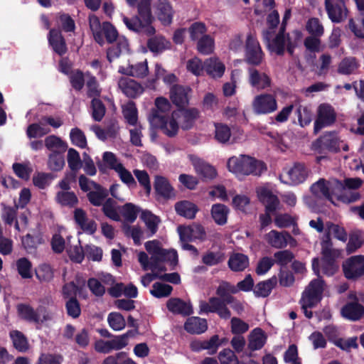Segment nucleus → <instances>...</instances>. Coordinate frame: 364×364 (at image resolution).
<instances>
[{
    "instance_id": "nucleus-1",
    "label": "nucleus",
    "mask_w": 364,
    "mask_h": 364,
    "mask_svg": "<svg viewBox=\"0 0 364 364\" xmlns=\"http://www.w3.org/2000/svg\"><path fill=\"white\" fill-rule=\"evenodd\" d=\"M144 247L151 257H149L144 252H139L137 257L142 269L152 272V274H146L141 279V284L146 287L155 278H159L161 272L167 270L165 264H168L171 269L177 265L178 255L174 250L164 249L156 240L145 242Z\"/></svg>"
},
{
    "instance_id": "nucleus-2",
    "label": "nucleus",
    "mask_w": 364,
    "mask_h": 364,
    "mask_svg": "<svg viewBox=\"0 0 364 364\" xmlns=\"http://www.w3.org/2000/svg\"><path fill=\"white\" fill-rule=\"evenodd\" d=\"M227 168L240 179L250 175L259 176L265 170L264 163L245 154L229 158Z\"/></svg>"
},
{
    "instance_id": "nucleus-3",
    "label": "nucleus",
    "mask_w": 364,
    "mask_h": 364,
    "mask_svg": "<svg viewBox=\"0 0 364 364\" xmlns=\"http://www.w3.org/2000/svg\"><path fill=\"white\" fill-rule=\"evenodd\" d=\"M154 17L151 11V0H141L138 5V16L129 19L124 16L123 22L127 27L133 31L151 36L155 33L152 26Z\"/></svg>"
},
{
    "instance_id": "nucleus-4",
    "label": "nucleus",
    "mask_w": 364,
    "mask_h": 364,
    "mask_svg": "<svg viewBox=\"0 0 364 364\" xmlns=\"http://www.w3.org/2000/svg\"><path fill=\"white\" fill-rule=\"evenodd\" d=\"M326 289V285L320 277L311 280L304 289L300 304L304 315L308 318L313 316V313L309 309L316 307L320 303Z\"/></svg>"
},
{
    "instance_id": "nucleus-5",
    "label": "nucleus",
    "mask_w": 364,
    "mask_h": 364,
    "mask_svg": "<svg viewBox=\"0 0 364 364\" xmlns=\"http://www.w3.org/2000/svg\"><path fill=\"white\" fill-rule=\"evenodd\" d=\"M272 31H266L263 33L264 40L270 52L277 55H282L285 48L290 54L293 53L294 46L290 42L288 35L284 33V26L280 28L279 31L275 36H272Z\"/></svg>"
},
{
    "instance_id": "nucleus-6",
    "label": "nucleus",
    "mask_w": 364,
    "mask_h": 364,
    "mask_svg": "<svg viewBox=\"0 0 364 364\" xmlns=\"http://www.w3.org/2000/svg\"><path fill=\"white\" fill-rule=\"evenodd\" d=\"M321 245L323 255L322 271L328 276L333 275L338 269V266L335 264L334 260L341 256V252L338 249L333 248V244L329 240L322 241Z\"/></svg>"
},
{
    "instance_id": "nucleus-7",
    "label": "nucleus",
    "mask_w": 364,
    "mask_h": 364,
    "mask_svg": "<svg viewBox=\"0 0 364 364\" xmlns=\"http://www.w3.org/2000/svg\"><path fill=\"white\" fill-rule=\"evenodd\" d=\"M245 60L247 63L259 65L264 58V53L254 32L250 31L245 38Z\"/></svg>"
},
{
    "instance_id": "nucleus-8",
    "label": "nucleus",
    "mask_w": 364,
    "mask_h": 364,
    "mask_svg": "<svg viewBox=\"0 0 364 364\" xmlns=\"http://www.w3.org/2000/svg\"><path fill=\"white\" fill-rule=\"evenodd\" d=\"M314 149L321 151L327 149L331 151H338L341 149L347 151L348 146L340 139L336 132H327L317 139L313 144Z\"/></svg>"
},
{
    "instance_id": "nucleus-9",
    "label": "nucleus",
    "mask_w": 364,
    "mask_h": 364,
    "mask_svg": "<svg viewBox=\"0 0 364 364\" xmlns=\"http://www.w3.org/2000/svg\"><path fill=\"white\" fill-rule=\"evenodd\" d=\"M252 107L256 114H268L277 110V100L271 94L257 95L252 102Z\"/></svg>"
},
{
    "instance_id": "nucleus-10",
    "label": "nucleus",
    "mask_w": 364,
    "mask_h": 364,
    "mask_svg": "<svg viewBox=\"0 0 364 364\" xmlns=\"http://www.w3.org/2000/svg\"><path fill=\"white\" fill-rule=\"evenodd\" d=\"M180 112L173 111L171 114L159 117L155 122H151L153 126L159 127L163 133L169 137L175 136L179 130V123L177 118Z\"/></svg>"
},
{
    "instance_id": "nucleus-11",
    "label": "nucleus",
    "mask_w": 364,
    "mask_h": 364,
    "mask_svg": "<svg viewBox=\"0 0 364 364\" xmlns=\"http://www.w3.org/2000/svg\"><path fill=\"white\" fill-rule=\"evenodd\" d=\"M336 119L333 107L328 104H321L317 109V117L314 122V132L318 133L322 128L333 124Z\"/></svg>"
},
{
    "instance_id": "nucleus-12",
    "label": "nucleus",
    "mask_w": 364,
    "mask_h": 364,
    "mask_svg": "<svg viewBox=\"0 0 364 364\" xmlns=\"http://www.w3.org/2000/svg\"><path fill=\"white\" fill-rule=\"evenodd\" d=\"M345 277L348 279H356L364 275V256L355 255L347 259L343 264Z\"/></svg>"
},
{
    "instance_id": "nucleus-13",
    "label": "nucleus",
    "mask_w": 364,
    "mask_h": 364,
    "mask_svg": "<svg viewBox=\"0 0 364 364\" xmlns=\"http://www.w3.org/2000/svg\"><path fill=\"white\" fill-rule=\"evenodd\" d=\"M309 171L306 166L301 164H296L279 176V179L284 183L297 185L303 183L307 178Z\"/></svg>"
},
{
    "instance_id": "nucleus-14",
    "label": "nucleus",
    "mask_w": 364,
    "mask_h": 364,
    "mask_svg": "<svg viewBox=\"0 0 364 364\" xmlns=\"http://www.w3.org/2000/svg\"><path fill=\"white\" fill-rule=\"evenodd\" d=\"M325 8L334 23H340L347 17L348 10L343 0H325Z\"/></svg>"
},
{
    "instance_id": "nucleus-15",
    "label": "nucleus",
    "mask_w": 364,
    "mask_h": 364,
    "mask_svg": "<svg viewBox=\"0 0 364 364\" xmlns=\"http://www.w3.org/2000/svg\"><path fill=\"white\" fill-rule=\"evenodd\" d=\"M312 194L318 198H326L336 204L334 188L332 186V179L326 181L323 178L319 179L311 186Z\"/></svg>"
},
{
    "instance_id": "nucleus-16",
    "label": "nucleus",
    "mask_w": 364,
    "mask_h": 364,
    "mask_svg": "<svg viewBox=\"0 0 364 364\" xmlns=\"http://www.w3.org/2000/svg\"><path fill=\"white\" fill-rule=\"evenodd\" d=\"M332 186L334 188L335 199L343 203H350L358 200L360 195L355 190L346 188L343 183L332 178Z\"/></svg>"
},
{
    "instance_id": "nucleus-17",
    "label": "nucleus",
    "mask_w": 364,
    "mask_h": 364,
    "mask_svg": "<svg viewBox=\"0 0 364 364\" xmlns=\"http://www.w3.org/2000/svg\"><path fill=\"white\" fill-rule=\"evenodd\" d=\"M179 236L183 242H192L196 240H204L206 233L204 228L198 224L188 226H180L178 228Z\"/></svg>"
},
{
    "instance_id": "nucleus-18",
    "label": "nucleus",
    "mask_w": 364,
    "mask_h": 364,
    "mask_svg": "<svg viewBox=\"0 0 364 364\" xmlns=\"http://www.w3.org/2000/svg\"><path fill=\"white\" fill-rule=\"evenodd\" d=\"M256 193L259 200L264 205L267 212H274L279 208L280 201L271 189L265 186L259 187Z\"/></svg>"
},
{
    "instance_id": "nucleus-19",
    "label": "nucleus",
    "mask_w": 364,
    "mask_h": 364,
    "mask_svg": "<svg viewBox=\"0 0 364 364\" xmlns=\"http://www.w3.org/2000/svg\"><path fill=\"white\" fill-rule=\"evenodd\" d=\"M73 218L75 224L83 232L93 234L97 230V225L87 216V213L82 208H76L73 212Z\"/></svg>"
},
{
    "instance_id": "nucleus-20",
    "label": "nucleus",
    "mask_w": 364,
    "mask_h": 364,
    "mask_svg": "<svg viewBox=\"0 0 364 364\" xmlns=\"http://www.w3.org/2000/svg\"><path fill=\"white\" fill-rule=\"evenodd\" d=\"M191 92L188 87L174 85L170 90V98L176 106L183 107L188 105Z\"/></svg>"
},
{
    "instance_id": "nucleus-21",
    "label": "nucleus",
    "mask_w": 364,
    "mask_h": 364,
    "mask_svg": "<svg viewBox=\"0 0 364 364\" xmlns=\"http://www.w3.org/2000/svg\"><path fill=\"white\" fill-rule=\"evenodd\" d=\"M154 188L156 194L164 199H171L175 197L174 188L164 176H155Z\"/></svg>"
},
{
    "instance_id": "nucleus-22",
    "label": "nucleus",
    "mask_w": 364,
    "mask_h": 364,
    "mask_svg": "<svg viewBox=\"0 0 364 364\" xmlns=\"http://www.w3.org/2000/svg\"><path fill=\"white\" fill-rule=\"evenodd\" d=\"M118 86L125 95L132 98L138 97L144 92L143 87L139 82L127 77H121Z\"/></svg>"
},
{
    "instance_id": "nucleus-23",
    "label": "nucleus",
    "mask_w": 364,
    "mask_h": 364,
    "mask_svg": "<svg viewBox=\"0 0 364 364\" xmlns=\"http://www.w3.org/2000/svg\"><path fill=\"white\" fill-rule=\"evenodd\" d=\"M119 73L135 77H144L148 75L149 69L146 60L135 65H122L119 67Z\"/></svg>"
},
{
    "instance_id": "nucleus-24",
    "label": "nucleus",
    "mask_w": 364,
    "mask_h": 364,
    "mask_svg": "<svg viewBox=\"0 0 364 364\" xmlns=\"http://www.w3.org/2000/svg\"><path fill=\"white\" fill-rule=\"evenodd\" d=\"M166 307L169 311L175 314L188 316L193 314L191 304L179 298L169 299L166 302Z\"/></svg>"
},
{
    "instance_id": "nucleus-25",
    "label": "nucleus",
    "mask_w": 364,
    "mask_h": 364,
    "mask_svg": "<svg viewBox=\"0 0 364 364\" xmlns=\"http://www.w3.org/2000/svg\"><path fill=\"white\" fill-rule=\"evenodd\" d=\"M155 108L152 109L149 116V121L150 123L155 122L158 119L157 117H164L169 114L171 105L169 101L163 97H157L155 100Z\"/></svg>"
},
{
    "instance_id": "nucleus-26",
    "label": "nucleus",
    "mask_w": 364,
    "mask_h": 364,
    "mask_svg": "<svg viewBox=\"0 0 364 364\" xmlns=\"http://www.w3.org/2000/svg\"><path fill=\"white\" fill-rule=\"evenodd\" d=\"M175 111L180 112L177 117L178 123L181 127L186 130L189 129L193 127L195 120L198 117L199 115V112L196 108L186 109H179Z\"/></svg>"
},
{
    "instance_id": "nucleus-27",
    "label": "nucleus",
    "mask_w": 364,
    "mask_h": 364,
    "mask_svg": "<svg viewBox=\"0 0 364 364\" xmlns=\"http://www.w3.org/2000/svg\"><path fill=\"white\" fill-rule=\"evenodd\" d=\"M249 82L250 85L257 90H264L270 86V78L264 73L259 72L255 68H250Z\"/></svg>"
},
{
    "instance_id": "nucleus-28",
    "label": "nucleus",
    "mask_w": 364,
    "mask_h": 364,
    "mask_svg": "<svg viewBox=\"0 0 364 364\" xmlns=\"http://www.w3.org/2000/svg\"><path fill=\"white\" fill-rule=\"evenodd\" d=\"M190 159L196 173L205 179H212L216 176V171L212 166L195 156H190Z\"/></svg>"
},
{
    "instance_id": "nucleus-29",
    "label": "nucleus",
    "mask_w": 364,
    "mask_h": 364,
    "mask_svg": "<svg viewBox=\"0 0 364 364\" xmlns=\"http://www.w3.org/2000/svg\"><path fill=\"white\" fill-rule=\"evenodd\" d=\"M291 238L289 234L286 232L271 230L264 235L267 242L273 247L283 248L287 245L288 240Z\"/></svg>"
},
{
    "instance_id": "nucleus-30",
    "label": "nucleus",
    "mask_w": 364,
    "mask_h": 364,
    "mask_svg": "<svg viewBox=\"0 0 364 364\" xmlns=\"http://www.w3.org/2000/svg\"><path fill=\"white\" fill-rule=\"evenodd\" d=\"M205 71L213 78L221 77L225 70V65L218 58H210L204 61Z\"/></svg>"
},
{
    "instance_id": "nucleus-31",
    "label": "nucleus",
    "mask_w": 364,
    "mask_h": 364,
    "mask_svg": "<svg viewBox=\"0 0 364 364\" xmlns=\"http://www.w3.org/2000/svg\"><path fill=\"white\" fill-rule=\"evenodd\" d=\"M249 264L248 257L239 252L231 254L228 262L229 268L233 272H242L249 267Z\"/></svg>"
},
{
    "instance_id": "nucleus-32",
    "label": "nucleus",
    "mask_w": 364,
    "mask_h": 364,
    "mask_svg": "<svg viewBox=\"0 0 364 364\" xmlns=\"http://www.w3.org/2000/svg\"><path fill=\"white\" fill-rule=\"evenodd\" d=\"M128 50L129 44L127 40L124 37H120L108 49L107 53V59L111 63L114 59L119 58L120 55L127 53Z\"/></svg>"
},
{
    "instance_id": "nucleus-33",
    "label": "nucleus",
    "mask_w": 364,
    "mask_h": 364,
    "mask_svg": "<svg viewBox=\"0 0 364 364\" xmlns=\"http://www.w3.org/2000/svg\"><path fill=\"white\" fill-rule=\"evenodd\" d=\"M156 15L164 25L170 24L173 16V10L170 3L166 0L159 1L156 6Z\"/></svg>"
},
{
    "instance_id": "nucleus-34",
    "label": "nucleus",
    "mask_w": 364,
    "mask_h": 364,
    "mask_svg": "<svg viewBox=\"0 0 364 364\" xmlns=\"http://www.w3.org/2000/svg\"><path fill=\"white\" fill-rule=\"evenodd\" d=\"M185 330L192 334L204 333L208 328L207 321L197 316L190 317L184 324Z\"/></svg>"
},
{
    "instance_id": "nucleus-35",
    "label": "nucleus",
    "mask_w": 364,
    "mask_h": 364,
    "mask_svg": "<svg viewBox=\"0 0 364 364\" xmlns=\"http://www.w3.org/2000/svg\"><path fill=\"white\" fill-rule=\"evenodd\" d=\"M341 313L345 318L356 321L364 314V307L356 301L350 302L343 307Z\"/></svg>"
},
{
    "instance_id": "nucleus-36",
    "label": "nucleus",
    "mask_w": 364,
    "mask_h": 364,
    "mask_svg": "<svg viewBox=\"0 0 364 364\" xmlns=\"http://www.w3.org/2000/svg\"><path fill=\"white\" fill-rule=\"evenodd\" d=\"M175 210L179 215L188 219L194 218L198 212L197 206L188 200H182L176 203Z\"/></svg>"
},
{
    "instance_id": "nucleus-37",
    "label": "nucleus",
    "mask_w": 364,
    "mask_h": 364,
    "mask_svg": "<svg viewBox=\"0 0 364 364\" xmlns=\"http://www.w3.org/2000/svg\"><path fill=\"white\" fill-rule=\"evenodd\" d=\"M48 40L53 50L57 53L63 55L66 52L65 42L60 31L55 29L50 30Z\"/></svg>"
},
{
    "instance_id": "nucleus-38",
    "label": "nucleus",
    "mask_w": 364,
    "mask_h": 364,
    "mask_svg": "<svg viewBox=\"0 0 364 364\" xmlns=\"http://www.w3.org/2000/svg\"><path fill=\"white\" fill-rule=\"evenodd\" d=\"M277 284V277H272L267 280L259 282L255 287L254 293L257 296L266 297L269 295Z\"/></svg>"
},
{
    "instance_id": "nucleus-39",
    "label": "nucleus",
    "mask_w": 364,
    "mask_h": 364,
    "mask_svg": "<svg viewBox=\"0 0 364 364\" xmlns=\"http://www.w3.org/2000/svg\"><path fill=\"white\" fill-rule=\"evenodd\" d=\"M266 339V335L261 328H255L250 335L249 348L252 350H259L263 347Z\"/></svg>"
},
{
    "instance_id": "nucleus-40",
    "label": "nucleus",
    "mask_w": 364,
    "mask_h": 364,
    "mask_svg": "<svg viewBox=\"0 0 364 364\" xmlns=\"http://www.w3.org/2000/svg\"><path fill=\"white\" fill-rule=\"evenodd\" d=\"M89 23L95 40L99 44L102 45L105 42L102 33L104 23L101 24L99 18L95 15H90L89 16Z\"/></svg>"
},
{
    "instance_id": "nucleus-41",
    "label": "nucleus",
    "mask_w": 364,
    "mask_h": 364,
    "mask_svg": "<svg viewBox=\"0 0 364 364\" xmlns=\"http://www.w3.org/2000/svg\"><path fill=\"white\" fill-rule=\"evenodd\" d=\"M119 210L126 221L133 223L136 219L141 209L134 203H127L119 207Z\"/></svg>"
},
{
    "instance_id": "nucleus-42",
    "label": "nucleus",
    "mask_w": 364,
    "mask_h": 364,
    "mask_svg": "<svg viewBox=\"0 0 364 364\" xmlns=\"http://www.w3.org/2000/svg\"><path fill=\"white\" fill-rule=\"evenodd\" d=\"M228 213V208L223 204L218 203L212 206L211 215L218 225H223L227 223Z\"/></svg>"
},
{
    "instance_id": "nucleus-43",
    "label": "nucleus",
    "mask_w": 364,
    "mask_h": 364,
    "mask_svg": "<svg viewBox=\"0 0 364 364\" xmlns=\"http://www.w3.org/2000/svg\"><path fill=\"white\" fill-rule=\"evenodd\" d=\"M44 142L46 147L52 153H64L67 148L66 144L55 135L47 136Z\"/></svg>"
},
{
    "instance_id": "nucleus-44",
    "label": "nucleus",
    "mask_w": 364,
    "mask_h": 364,
    "mask_svg": "<svg viewBox=\"0 0 364 364\" xmlns=\"http://www.w3.org/2000/svg\"><path fill=\"white\" fill-rule=\"evenodd\" d=\"M326 236L322 241L329 240L331 242V239L329 237L330 235H333L338 240L345 242L347 240V233L343 227L339 226L337 224H334L332 223H327L326 224Z\"/></svg>"
},
{
    "instance_id": "nucleus-45",
    "label": "nucleus",
    "mask_w": 364,
    "mask_h": 364,
    "mask_svg": "<svg viewBox=\"0 0 364 364\" xmlns=\"http://www.w3.org/2000/svg\"><path fill=\"white\" fill-rule=\"evenodd\" d=\"M225 304H227L226 301L217 297H211L208 302L201 301L199 304L200 313H216Z\"/></svg>"
},
{
    "instance_id": "nucleus-46",
    "label": "nucleus",
    "mask_w": 364,
    "mask_h": 364,
    "mask_svg": "<svg viewBox=\"0 0 364 364\" xmlns=\"http://www.w3.org/2000/svg\"><path fill=\"white\" fill-rule=\"evenodd\" d=\"M122 113L126 122L129 125L138 124L137 109L133 102H129L122 106Z\"/></svg>"
},
{
    "instance_id": "nucleus-47",
    "label": "nucleus",
    "mask_w": 364,
    "mask_h": 364,
    "mask_svg": "<svg viewBox=\"0 0 364 364\" xmlns=\"http://www.w3.org/2000/svg\"><path fill=\"white\" fill-rule=\"evenodd\" d=\"M359 64L353 57L345 58L338 65V72L342 75H350L358 68Z\"/></svg>"
},
{
    "instance_id": "nucleus-48",
    "label": "nucleus",
    "mask_w": 364,
    "mask_h": 364,
    "mask_svg": "<svg viewBox=\"0 0 364 364\" xmlns=\"http://www.w3.org/2000/svg\"><path fill=\"white\" fill-rule=\"evenodd\" d=\"M55 200L63 206L73 207L78 203V199L73 192L59 191L55 196Z\"/></svg>"
},
{
    "instance_id": "nucleus-49",
    "label": "nucleus",
    "mask_w": 364,
    "mask_h": 364,
    "mask_svg": "<svg viewBox=\"0 0 364 364\" xmlns=\"http://www.w3.org/2000/svg\"><path fill=\"white\" fill-rule=\"evenodd\" d=\"M87 94L89 97L97 98L101 94L102 89L95 76L89 73H85Z\"/></svg>"
},
{
    "instance_id": "nucleus-50",
    "label": "nucleus",
    "mask_w": 364,
    "mask_h": 364,
    "mask_svg": "<svg viewBox=\"0 0 364 364\" xmlns=\"http://www.w3.org/2000/svg\"><path fill=\"white\" fill-rule=\"evenodd\" d=\"M50 132L47 127L43 119L39 123H35L29 125L27 128L26 134L29 138L41 137Z\"/></svg>"
},
{
    "instance_id": "nucleus-51",
    "label": "nucleus",
    "mask_w": 364,
    "mask_h": 364,
    "mask_svg": "<svg viewBox=\"0 0 364 364\" xmlns=\"http://www.w3.org/2000/svg\"><path fill=\"white\" fill-rule=\"evenodd\" d=\"M141 217L145 223L146 228L151 232V235L155 234L158 229V225L160 223L159 218L148 210L142 211Z\"/></svg>"
},
{
    "instance_id": "nucleus-52",
    "label": "nucleus",
    "mask_w": 364,
    "mask_h": 364,
    "mask_svg": "<svg viewBox=\"0 0 364 364\" xmlns=\"http://www.w3.org/2000/svg\"><path fill=\"white\" fill-rule=\"evenodd\" d=\"M102 210L105 215L114 221H119L121 220V215L119 213V208L116 207L115 202L109 198L103 204Z\"/></svg>"
},
{
    "instance_id": "nucleus-53",
    "label": "nucleus",
    "mask_w": 364,
    "mask_h": 364,
    "mask_svg": "<svg viewBox=\"0 0 364 364\" xmlns=\"http://www.w3.org/2000/svg\"><path fill=\"white\" fill-rule=\"evenodd\" d=\"M172 290L173 288L169 284L155 282L150 290V293L156 298H163L168 296L171 294Z\"/></svg>"
},
{
    "instance_id": "nucleus-54",
    "label": "nucleus",
    "mask_w": 364,
    "mask_h": 364,
    "mask_svg": "<svg viewBox=\"0 0 364 364\" xmlns=\"http://www.w3.org/2000/svg\"><path fill=\"white\" fill-rule=\"evenodd\" d=\"M170 46V43L162 36H156L149 40L148 47L152 52H161Z\"/></svg>"
},
{
    "instance_id": "nucleus-55",
    "label": "nucleus",
    "mask_w": 364,
    "mask_h": 364,
    "mask_svg": "<svg viewBox=\"0 0 364 364\" xmlns=\"http://www.w3.org/2000/svg\"><path fill=\"white\" fill-rule=\"evenodd\" d=\"M93 191H90L87 194L89 201L94 205L100 206L107 196L106 189L98 186Z\"/></svg>"
},
{
    "instance_id": "nucleus-56",
    "label": "nucleus",
    "mask_w": 364,
    "mask_h": 364,
    "mask_svg": "<svg viewBox=\"0 0 364 364\" xmlns=\"http://www.w3.org/2000/svg\"><path fill=\"white\" fill-rule=\"evenodd\" d=\"M10 337L12 340L14 346L19 351H25L28 349V341L24 335L18 331H12L10 332Z\"/></svg>"
},
{
    "instance_id": "nucleus-57",
    "label": "nucleus",
    "mask_w": 364,
    "mask_h": 364,
    "mask_svg": "<svg viewBox=\"0 0 364 364\" xmlns=\"http://www.w3.org/2000/svg\"><path fill=\"white\" fill-rule=\"evenodd\" d=\"M109 326L114 331H121L124 328L126 322L124 318L118 312H112L107 316Z\"/></svg>"
},
{
    "instance_id": "nucleus-58",
    "label": "nucleus",
    "mask_w": 364,
    "mask_h": 364,
    "mask_svg": "<svg viewBox=\"0 0 364 364\" xmlns=\"http://www.w3.org/2000/svg\"><path fill=\"white\" fill-rule=\"evenodd\" d=\"M198 50L204 55L211 53L214 50V41L208 35L201 37L197 44Z\"/></svg>"
},
{
    "instance_id": "nucleus-59",
    "label": "nucleus",
    "mask_w": 364,
    "mask_h": 364,
    "mask_svg": "<svg viewBox=\"0 0 364 364\" xmlns=\"http://www.w3.org/2000/svg\"><path fill=\"white\" fill-rule=\"evenodd\" d=\"M115 172L117 173L121 181L129 188L136 186V182L132 173L123 164Z\"/></svg>"
},
{
    "instance_id": "nucleus-60",
    "label": "nucleus",
    "mask_w": 364,
    "mask_h": 364,
    "mask_svg": "<svg viewBox=\"0 0 364 364\" xmlns=\"http://www.w3.org/2000/svg\"><path fill=\"white\" fill-rule=\"evenodd\" d=\"M65 165L63 153H51L48 156V166L52 171H60Z\"/></svg>"
},
{
    "instance_id": "nucleus-61",
    "label": "nucleus",
    "mask_w": 364,
    "mask_h": 364,
    "mask_svg": "<svg viewBox=\"0 0 364 364\" xmlns=\"http://www.w3.org/2000/svg\"><path fill=\"white\" fill-rule=\"evenodd\" d=\"M17 311L19 316L28 321L36 323V310L27 304H18Z\"/></svg>"
},
{
    "instance_id": "nucleus-62",
    "label": "nucleus",
    "mask_w": 364,
    "mask_h": 364,
    "mask_svg": "<svg viewBox=\"0 0 364 364\" xmlns=\"http://www.w3.org/2000/svg\"><path fill=\"white\" fill-rule=\"evenodd\" d=\"M236 293H237V287L228 282H220L216 290L218 296L225 301L228 296H232L230 294Z\"/></svg>"
},
{
    "instance_id": "nucleus-63",
    "label": "nucleus",
    "mask_w": 364,
    "mask_h": 364,
    "mask_svg": "<svg viewBox=\"0 0 364 364\" xmlns=\"http://www.w3.org/2000/svg\"><path fill=\"white\" fill-rule=\"evenodd\" d=\"M186 68L188 71L196 76L203 74L205 70L204 62L203 63L198 58H193L187 61Z\"/></svg>"
},
{
    "instance_id": "nucleus-64",
    "label": "nucleus",
    "mask_w": 364,
    "mask_h": 364,
    "mask_svg": "<svg viewBox=\"0 0 364 364\" xmlns=\"http://www.w3.org/2000/svg\"><path fill=\"white\" fill-rule=\"evenodd\" d=\"M231 136L230 128L225 124H218L215 125V137L220 143H226Z\"/></svg>"
}]
</instances>
